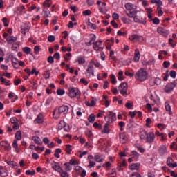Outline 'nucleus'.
Segmentation results:
<instances>
[{
  "instance_id": "obj_7",
  "label": "nucleus",
  "mask_w": 177,
  "mask_h": 177,
  "mask_svg": "<svg viewBox=\"0 0 177 177\" xmlns=\"http://www.w3.org/2000/svg\"><path fill=\"white\" fill-rule=\"evenodd\" d=\"M168 153V146L167 145H162L158 148V153L161 157H164Z\"/></svg>"
},
{
  "instance_id": "obj_28",
  "label": "nucleus",
  "mask_w": 177,
  "mask_h": 177,
  "mask_svg": "<svg viewBox=\"0 0 177 177\" xmlns=\"http://www.w3.org/2000/svg\"><path fill=\"white\" fill-rule=\"evenodd\" d=\"M109 125H110V123L107 122L104 124V127L102 131V133H110V129H109Z\"/></svg>"
},
{
  "instance_id": "obj_33",
  "label": "nucleus",
  "mask_w": 177,
  "mask_h": 177,
  "mask_svg": "<svg viewBox=\"0 0 177 177\" xmlns=\"http://www.w3.org/2000/svg\"><path fill=\"white\" fill-rule=\"evenodd\" d=\"M94 160L96 162H103L104 161V159L101 158L100 155H95Z\"/></svg>"
},
{
  "instance_id": "obj_19",
  "label": "nucleus",
  "mask_w": 177,
  "mask_h": 177,
  "mask_svg": "<svg viewBox=\"0 0 177 177\" xmlns=\"http://www.w3.org/2000/svg\"><path fill=\"white\" fill-rule=\"evenodd\" d=\"M22 50L26 55H31L34 59H36L35 55L31 53V48L30 47H24Z\"/></svg>"
},
{
  "instance_id": "obj_9",
  "label": "nucleus",
  "mask_w": 177,
  "mask_h": 177,
  "mask_svg": "<svg viewBox=\"0 0 177 177\" xmlns=\"http://www.w3.org/2000/svg\"><path fill=\"white\" fill-rule=\"evenodd\" d=\"M30 28H31V24L30 23H25L22 25H21V32L26 35L28 31H30Z\"/></svg>"
},
{
  "instance_id": "obj_40",
  "label": "nucleus",
  "mask_w": 177,
  "mask_h": 177,
  "mask_svg": "<svg viewBox=\"0 0 177 177\" xmlns=\"http://www.w3.org/2000/svg\"><path fill=\"white\" fill-rule=\"evenodd\" d=\"M15 139L17 140H21V131H18L15 133Z\"/></svg>"
},
{
  "instance_id": "obj_50",
  "label": "nucleus",
  "mask_w": 177,
  "mask_h": 177,
  "mask_svg": "<svg viewBox=\"0 0 177 177\" xmlns=\"http://www.w3.org/2000/svg\"><path fill=\"white\" fill-rule=\"evenodd\" d=\"M87 26L90 27V28H92L93 30H96V24H93L92 22H88Z\"/></svg>"
},
{
  "instance_id": "obj_25",
  "label": "nucleus",
  "mask_w": 177,
  "mask_h": 177,
  "mask_svg": "<svg viewBox=\"0 0 177 177\" xmlns=\"http://www.w3.org/2000/svg\"><path fill=\"white\" fill-rule=\"evenodd\" d=\"M95 41H96V35H93L88 42L86 43V46H91V45H95Z\"/></svg>"
},
{
  "instance_id": "obj_37",
  "label": "nucleus",
  "mask_w": 177,
  "mask_h": 177,
  "mask_svg": "<svg viewBox=\"0 0 177 177\" xmlns=\"http://www.w3.org/2000/svg\"><path fill=\"white\" fill-rule=\"evenodd\" d=\"M88 122H90L91 124H93V122H95V121L96 120V117L95 116V115L91 114L88 116Z\"/></svg>"
},
{
  "instance_id": "obj_64",
  "label": "nucleus",
  "mask_w": 177,
  "mask_h": 177,
  "mask_svg": "<svg viewBox=\"0 0 177 177\" xmlns=\"http://www.w3.org/2000/svg\"><path fill=\"white\" fill-rule=\"evenodd\" d=\"M48 42H55V36L54 35H49L48 37Z\"/></svg>"
},
{
  "instance_id": "obj_49",
  "label": "nucleus",
  "mask_w": 177,
  "mask_h": 177,
  "mask_svg": "<svg viewBox=\"0 0 177 177\" xmlns=\"http://www.w3.org/2000/svg\"><path fill=\"white\" fill-rule=\"evenodd\" d=\"M150 21H153V24H156V25L160 24V19L157 17H155L153 19H150Z\"/></svg>"
},
{
  "instance_id": "obj_17",
  "label": "nucleus",
  "mask_w": 177,
  "mask_h": 177,
  "mask_svg": "<svg viewBox=\"0 0 177 177\" xmlns=\"http://www.w3.org/2000/svg\"><path fill=\"white\" fill-rule=\"evenodd\" d=\"M125 13L130 19H134L136 15H138V11L133 10L132 11H126Z\"/></svg>"
},
{
  "instance_id": "obj_20",
  "label": "nucleus",
  "mask_w": 177,
  "mask_h": 177,
  "mask_svg": "<svg viewBox=\"0 0 177 177\" xmlns=\"http://www.w3.org/2000/svg\"><path fill=\"white\" fill-rule=\"evenodd\" d=\"M102 44H103V41H98L94 43L93 45V49H95V50H99L100 49H103V48H102Z\"/></svg>"
},
{
  "instance_id": "obj_46",
  "label": "nucleus",
  "mask_w": 177,
  "mask_h": 177,
  "mask_svg": "<svg viewBox=\"0 0 177 177\" xmlns=\"http://www.w3.org/2000/svg\"><path fill=\"white\" fill-rule=\"evenodd\" d=\"M11 124H18L19 120L16 117H12L10 119Z\"/></svg>"
},
{
  "instance_id": "obj_61",
  "label": "nucleus",
  "mask_w": 177,
  "mask_h": 177,
  "mask_svg": "<svg viewBox=\"0 0 177 177\" xmlns=\"http://www.w3.org/2000/svg\"><path fill=\"white\" fill-rule=\"evenodd\" d=\"M12 147L14 149H19V144H17V140H13Z\"/></svg>"
},
{
  "instance_id": "obj_13",
  "label": "nucleus",
  "mask_w": 177,
  "mask_h": 177,
  "mask_svg": "<svg viewBox=\"0 0 177 177\" xmlns=\"http://www.w3.org/2000/svg\"><path fill=\"white\" fill-rule=\"evenodd\" d=\"M44 122V114L39 113L37 118L34 120V124H43Z\"/></svg>"
},
{
  "instance_id": "obj_15",
  "label": "nucleus",
  "mask_w": 177,
  "mask_h": 177,
  "mask_svg": "<svg viewBox=\"0 0 177 177\" xmlns=\"http://www.w3.org/2000/svg\"><path fill=\"white\" fill-rule=\"evenodd\" d=\"M140 60V52L138 48H136L134 52L133 61L138 63Z\"/></svg>"
},
{
  "instance_id": "obj_1",
  "label": "nucleus",
  "mask_w": 177,
  "mask_h": 177,
  "mask_svg": "<svg viewBox=\"0 0 177 177\" xmlns=\"http://www.w3.org/2000/svg\"><path fill=\"white\" fill-rule=\"evenodd\" d=\"M68 106L62 105L57 109H55L53 111V117L55 120H59L60 118V115L67 114L68 113Z\"/></svg>"
},
{
  "instance_id": "obj_51",
  "label": "nucleus",
  "mask_w": 177,
  "mask_h": 177,
  "mask_svg": "<svg viewBox=\"0 0 177 177\" xmlns=\"http://www.w3.org/2000/svg\"><path fill=\"white\" fill-rule=\"evenodd\" d=\"M172 162H174V159H172V158L171 157H168L167 160V165H168V167H170Z\"/></svg>"
},
{
  "instance_id": "obj_12",
  "label": "nucleus",
  "mask_w": 177,
  "mask_h": 177,
  "mask_svg": "<svg viewBox=\"0 0 177 177\" xmlns=\"http://www.w3.org/2000/svg\"><path fill=\"white\" fill-rule=\"evenodd\" d=\"M51 165L53 169H55L57 172H62L63 170L57 162L53 161V163H51Z\"/></svg>"
},
{
  "instance_id": "obj_27",
  "label": "nucleus",
  "mask_w": 177,
  "mask_h": 177,
  "mask_svg": "<svg viewBox=\"0 0 177 177\" xmlns=\"http://www.w3.org/2000/svg\"><path fill=\"white\" fill-rule=\"evenodd\" d=\"M0 81L1 84H3L4 85H6V86H9L10 85V81L6 80L3 77H0Z\"/></svg>"
},
{
  "instance_id": "obj_38",
  "label": "nucleus",
  "mask_w": 177,
  "mask_h": 177,
  "mask_svg": "<svg viewBox=\"0 0 177 177\" xmlns=\"http://www.w3.org/2000/svg\"><path fill=\"white\" fill-rule=\"evenodd\" d=\"M52 5V0H45L43 3V6H47V8H50Z\"/></svg>"
},
{
  "instance_id": "obj_23",
  "label": "nucleus",
  "mask_w": 177,
  "mask_h": 177,
  "mask_svg": "<svg viewBox=\"0 0 177 177\" xmlns=\"http://www.w3.org/2000/svg\"><path fill=\"white\" fill-rule=\"evenodd\" d=\"M32 140L36 143V145H38L39 146H42V140L39 138L38 136H32Z\"/></svg>"
},
{
  "instance_id": "obj_29",
  "label": "nucleus",
  "mask_w": 177,
  "mask_h": 177,
  "mask_svg": "<svg viewBox=\"0 0 177 177\" xmlns=\"http://www.w3.org/2000/svg\"><path fill=\"white\" fill-rule=\"evenodd\" d=\"M147 136V132H146V131H142L140 132V138L141 140H146Z\"/></svg>"
},
{
  "instance_id": "obj_11",
  "label": "nucleus",
  "mask_w": 177,
  "mask_h": 177,
  "mask_svg": "<svg viewBox=\"0 0 177 177\" xmlns=\"http://www.w3.org/2000/svg\"><path fill=\"white\" fill-rule=\"evenodd\" d=\"M134 23H139L140 24H146V17H141L140 16H138L136 15L135 17L133 18Z\"/></svg>"
},
{
  "instance_id": "obj_3",
  "label": "nucleus",
  "mask_w": 177,
  "mask_h": 177,
  "mask_svg": "<svg viewBox=\"0 0 177 177\" xmlns=\"http://www.w3.org/2000/svg\"><path fill=\"white\" fill-rule=\"evenodd\" d=\"M105 121L108 124H113L114 121H116L117 120V114L113 113V112H109V114H108L106 116H105Z\"/></svg>"
},
{
  "instance_id": "obj_62",
  "label": "nucleus",
  "mask_w": 177,
  "mask_h": 177,
  "mask_svg": "<svg viewBox=\"0 0 177 177\" xmlns=\"http://www.w3.org/2000/svg\"><path fill=\"white\" fill-rule=\"evenodd\" d=\"M6 171L8 170H1L0 171V176L1 177H5V176H8V173L6 172Z\"/></svg>"
},
{
  "instance_id": "obj_16",
  "label": "nucleus",
  "mask_w": 177,
  "mask_h": 177,
  "mask_svg": "<svg viewBox=\"0 0 177 177\" xmlns=\"http://www.w3.org/2000/svg\"><path fill=\"white\" fill-rule=\"evenodd\" d=\"M129 168L131 171H139L140 169V163H132Z\"/></svg>"
},
{
  "instance_id": "obj_10",
  "label": "nucleus",
  "mask_w": 177,
  "mask_h": 177,
  "mask_svg": "<svg viewBox=\"0 0 177 177\" xmlns=\"http://www.w3.org/2000/svg\"><path fill=\"white\" fill-rule=\"evenodd\" d=\"M78 95H80V91H78V89L75 88H69L68 96L71 99H73L74 97H77V96H78Z\"/></svg>"
},
{
  "instance_id": "obj_53",
  "label": "nucleus",
  "mask_w": 177,
  "mask_h": 177,
  "mask_svg": "<svg viewBox=\"0 0 177 177\" xmlns=\"http://www.w3.org/2000/svg\"><path fill=\"white\" fill-rule=\"evenodd\" d=\"M154 84L156 85H161V79L160 77H156L154 80Z\"/></svg>"
},
{
  "instance_id": "obj_45",
  "label": "nucleus",
  "mask_w": 177,
  "mask_h": 177,
  "mask_svg": "<svg viewBox=\"0 0 177 177\" xmlns=\"http://www.w3.org/2000/svg\"><path fill=\"white\" fill-rule=\"evenodd\" d=\"M157 32L160 34V35H162V34H165V29H164L162 27H159L157 28Z\"/></svg>"
},
{
  "instance_id": "obj_59",
  "label": "nucleus",
  "mask_w": 177,
  "mask_h": 177,
  "mask_svg": "<svg viewBox=\"0 0 177 177\" xmlns=\"http://www.w3.org/2000/svg\"><path fill=\"white\" fill-rule=\"evenodd\" d=\"M39 46H35L34 47V53H35V55H39Z\"/></svg>"
},
{
  "instance_id": "obj_57",
  "label": "nucleus",
  "mask_w": 177,
  "mask_h": 177,
  "mask_svg": "<svg viewBox=\"0 0 177 177\" xmlns=\"http://www.w3.org/2000/svg\"><path fill=\"white\" fill-rule=\"evenodd\" d=\"M169 75L171 78H176V71H171L169 73Z\"/></svg>"
},
{
  "instance_id": "obj_55",
  "label": "nucleus",
  "mask_w": 177,
  "mask_h": 177,
  "mask_svg": "<svg viewBox=\"0 0 177 177\" xmlns=\"http://www.w3.org/2000/svg\"><path fill=\"white\" fill-rule=\"evenodd\" d=\"M117 34L119 37H127V34H128V32H122L120 30H119V31H118Z\"/></svg>"
},
{
  "instance_id": "obj_35",
  "label": "nucleus",
  "mask_w": 177,
  "mask_h": 177,
  "mask_svg": "<svg viewBox=\"0 0 177 177\" xmlns=\"http://www.w3.org/2000/svg\"><path fill=\"white\" fill-rule=\"evenodd\" d=\"M43 12H44V17H45V19H46V17H48L49 15H50V11L46 8H43Z\"/></svg>"
},
{
  "instance_id": "obj_4",
  "label": "nucleus",
  "mask_w": 177,
  "mask_h": 177,
  "mask_svg": "<svg viewBox=\"0 0 177 177\" xmlns=\"http://www.w3.org/2000/svg\"><path fill=\"white\" fill-rule=\"evenodd\" d=\"M129 39L132 42H143L145 41L143 36H140L138 34L132 35Z\"/></svg>"
},
{
  "instance_id": "obj_21",
  "label": "nucleus",
  "mask_w": 177,
  "mask_h": 177,
  "mask_svg": "<svg viewBox=\"0 0 177 177\" xmlns=\"http://www.w3.org/2000/svg\"><path fill=\"white\" fill-rule=\"evenodd\" d=\"M91 71H93V65L89 64L88 66V68L86 69V76L87 77V78H91Z\"/></svg>"
},
{
  "instance_id": "obj_54",
  "label": "nucleus",
  "mask_w": 177,
  "mask_h": 177,
  "mask_svg": "<svg viewBox=\"0 0 177 177\" xmlns=\"http://www.w3.org/2000/svg\"><path fill=\"white\" fill-rule=\"evenodd\" d=\"M91 10H86L83 11V16H91Z\"/></svg>"
},
{
  "instance_id": "obj_6",
  "label": "nucleus",
  "mask_w": 177,
  "mask_h": 177,
  "mask_svg": "<svg viewBox=\"0 0 177 177\" xmlns=\"http://www.w3.org/2000/svg\"><path fill=\"white\" fill-rule=\"evenodd\" d=\"M119 91L121 95H126V96H128V94L127 93V92H128V84L127 82H123L120 84Z\"/></svg>"
},
{
  "instance_id": "obj_43",
  "label": "nucleus",
  "mask_w": 177,
  "mask_h": 177,
  "mask_svg": "<svg viewBox=\"0 0 177 177\" xmlns=\"http://www.w3.org/2000/svg\"><path fill=\"white\" fill-rule=\"evenodd\" d=\"M66 93V91L63 89H61V88H58L57 90V94L59 95V96H63V95H64Z\"/></svg>"
},
{
  "instance_id": "obj_58",
  "label": "nucleus",
  "mask_w": 177,
  "mask_h": 177,
  "mask_svg": "<svg viewBox=\"0 0 177 177\" xmlns=\"http://www.w3.org/2000/svg\"><path fill=\"white\" fill-rule=\"evenodd\" d=\"M165 77H163V81H168V77H169V71H167L165 73H164Z\"/></svg>"
},
{
  "instance_id": "obj_47",
  "label": "nucleus",
  "mask_w": 177,
  "mask_h": 177,
  "mask_svg": "<svg viewBox=\"0 0 177 177\" xmlns=\"http://www.w3.org/2000/svg\"><path fill=\"white\" fill-rule=\"evenodd\" d=\"M126 165H127V163L125 162V161L118 163V169H119V171H122V169L121 167H125Z\"/></svg>"
},
{
  "instance_id": "obj_32",
  "label": "nucleus",
  "mask_w": 177,
  "mask_h": 177,
  "mask_svg": "<svg viewBox=\"0 0 177 177\" xmlns=\"http://www.w3.org/2000/svg\"><path fill=\"white\" fill-rule=\"evenodd\" d=\"M131 156L133 160H138V158H139V153L136 151H133L131 153Z\"/></svg>"
},
{
  "instance_id": "obj_63",
  "label": "nucleus",
  "mask_w": 177,
  "mask_h": 177,
  "mask_svg": "<svg viewBox=\"0 0 177 177\" xmlns=\"http://www.w3.org/2000/svg\"><path fill=\"white\" fill-rule=\"evenodd\" d=\"M130 177H142V175L138 172H133Z\"/></svg>"
},
{
  "instance_id": "obj_5",
  "label": "nucleus",
  "mask_w": 177,
  "mask_h": 177,
  "mask_svg": "<svg viewBox=\"0 0 177 177\" xmlns=\"http://www.w3.org/2000/svg\"><path fill=\"white\" fill-rule=\"evenodd\" d=\"M177 84L176 82L174 81L172 83H168L164 88L165 92H166V93H169L171 92H172V91H174V89L175 88V86H176Z\"/></svg>"
},
{
  "instance_id": "obj_34",
  "label": "nucleus",
  "mask_w": 177,
  "mask_h": 177,
  "mask_svg": "<svg viewBox=\"0 0 177 177\" xmlns=\"http://www.w3.org/2000/svg\"><path fill=\"white\" fill-rule=\"evenodd\" d=\"M64 127H66V122H64V120L59 121V122L58 124V129L59 131H62V129H63Z\"/></svg>"
},
{
  "instance_id": "obj_22",
  "label": "nucleus",
  "mask_w": 177,
  "mask_h": 177,
  "mask_svg": "<svg viewBox=\"0 0 177 177\" xmlns=\"http://www.w3.org/2000/svg\"><path fill=\"white\" fill-rule=\"evenodd\" d=\"M120 140L122 143H127L128 141V137L126 133H120Z\"/></svg>"
},
{
  "instance_id": "obj_24",
  "label": "nucleus",
  "mask_w": 177,
  "mask_h": 177,
  "mask_svg": "<svg viewBox=\"0 0 177 177\" xmlns=\"http://www.w3.org/2000/svg\"><path fill=\"white\" fill-rule=\"evenodd\" d=\"M165 107L166 111L169 113V115H172L173 113H172V110L171 109V105H169V102H166L165 103Z\"/></svg>"
},
{
  "instance_id": "obj_36",
  "label": "nucleus",
  "mask_w": 177,
  "mask_h": 177,
  "mask_svg": "<svg viewBox=\"0 0 177 177\" xmlns=\"http://www.w3.org/2000/svg\"><path fill=\"white\" fill-rule=\"evenodd\" d=\"M85 58L82 56H79L77 57V62L79 64H85Z\"/></svg>"
},
{
  "instance_id": "obj_52",
  "label": "nucleus",
  "mask_w": 177,
  "mask_h": 177,
  "mask_svg": "<svg viewBox=\"0 0 177 177\" xmlns=\"http://www.w3.org/2000/svg\"><path fill=\"white\" fill-rule=\"evenodd\" d=\"M86 136H88V138H91V136H93V133H92V131L87 130L85 131Z\"/></svg>"
},
{
  "instance_id": "obj_60",
  "label": "nucleus",
  "mask_w": 177,
  "mask_h": 177,
  "mask_svg": "<svg viewBox=\"0 0 177 177\" xmlns=\"http://www.w3.org/2000/svg\"><path fill=\"white\" fill-rule=\"evenodd\" d=\"M26 175L34 176V175H35V170H32V171L26 170Z\"/></svg>"
},
{
  "instance_id": "obj_44",
  "label": "nucleus",
  "mask_w": 177,
  "mask_h": 177,
  "mask_svg": "<svg viewBox=\"0 0 177 177\" xmlns=\"http://www.w3.org/2000/svg\"><path fill=\"white\" fill-rule=\"evenodd\" d=\"M60 174V176L61 177H69L70 174H68V173L67 171H65L64 170L61 171V172H59Z\"/></svg>"
},
{
  "instance_id": "obj_14",
  "label": "nucleus",
  "mask_w": 177,
  "mask_h": 177,
  "mask_svg": "<svg viewBox=\"0 0 177 177\" xmlns=\"http://www.w3.org/2000/svg\"><path fill=\"white\" fill-rule=\"evenodd\" d=\"M124 8L127 10L126 12H131V11L135 10V9H136V6H135V5H133V4L131 3H127L124 5Z\"/></svg>"
},
{
  "instance_id": "obj_42",
  "label": "nucleus",
  "mask_w": 177,
  "mask_h": 177,
  "mask_svg": "<svg viewBox=\"0 0 177 177\" xmlns=\"http://www.w3.org/2000/svg\"><path fill=\"white\" fill-rule=\"evenodd\" d=\"M2 21L3 23L4 27H9V21H8V18L3 17Z\"/></svg>"
},
{
  "instance_id": "obj_2",
  "label": "nucleus",
  "mask_w": 177,
  "mask_h": 177,
  "mask_svg": "<svg viewBox=\"0 0 177 177\" xmlns=\"http://www.w3.org/2000/svg\"><path fill=\"white\" fill-rule=\"evenodd\" d=\"M149 77V73L145 68H140L139 69L135 74V78L138 81H140L141 82H143L144 81H146Z\"/></svg>"
},
{
  "instance_id": "obj_18",
  "label": "nucleus",
  "mask_w": 177,
  "mask_h": 177,
  "mask_svg": "<svg viewBox=\"0 0 177 177\" xmlns=\"http://www.w3.org/2000/svg\"><path fill=\"white\" fill-rule=\"evenodd\" d=\"M6 42H8V44L12 45V44H15V42L17 41V37L14 36H10L6 38Z\"/></svg>"
},
{
  "instance_id": "obj_41",
  "label": "nucleus",
  "mask_w": 177,
  "mask_h": 177,
  "mask_svg": "<svg viewBox=\"0 0 177 177\" xmlns=\"http://www.w3.org/2000/svg\"><path fill=\"white\" fill-rule=\"evenodd\" d=\"M122 21H123L124 23V24H129V23H131V19H129V18H127L125 17H122L121 18Z\"/></svg>"
},
{
  "instance_id": "obj_39",
  "label": "nucleus",
  "mask_w": 177,
  "mask_h": 177,
  "mask_svg": "<svg viewBox=\"0 0 177 177\" xmlns=\"http://www.w3.org/2000/svg\"><path fill=\"white\" fill-rule=\"evenodd\" d=\"M8 165L12 167V168H15V167H19V165L15 161H10L7 162Z\"/></svg>"
},
{
  "instance_id": "obj_48",
  "label": "nucleus",
  "mask_w": 177,
  "mask_h": 177,
  "mask_svg": "<svg viewBox=\"0 0 177 177\" xmlns=\"http://www.w3.org/2000/svg\"><path fill=\"white\" fill-rule=\"evenodd\" d=\"M111 83L113 84V85H115L117 84V80L115 79V75L113 74L111 75Z\"/></svg>"
},
{
  "instance_id": "obj_56",
  "label": "nucleus",
  "mask_w": 177,
  "mask_h": 177,
  "mask_svg": "<svg viewBox=\"0 0 177 177\" xmlns=\"http://www.w3.org/2000/svg\"><path fill=\"white\" fill-rule=\"evenodd\" d=\"M47 61H48V63H50V64L55 63V59L53 56H49L47 59Z\"/></svg>"
},
{
  "instance_id": "obj_8",
  "label": "nucleus",
  "mask_w": 177,
  "mask_h": 177,
  "mask_svg": "<svg viewBox=\"0 0 177 177\" xmlns=\"http://www.w3.org/2000/svg\"><path fill=\"white\" fill-rule=\"evenodd\" d=\"M156 139V135L154 134V132L149 131L147 133V138H146V143H153L154 142V140Z\"/></svg>"
},
{
  "instance_id": "obj_30",
  "label": "nucleus",
  "mask_w": 177,
  "mask_h": 177,
  "mask_svg": "<svg viewBox=\"0 0 177 177\" xmlns=\"http://www.w3.org/2000/svg\"><path fill=\"white\" fill-rule=\"evenodd\" d=\"M16 10L15 11V13H17L18 12L19 13H23V10L26 9V7L24 6L21 5V6L17 7Z\"/></svg>"
},
{
  "instance_id": "obj_26",
  "label": "nucleus",
  "mask_w": 177,
  "mask_h": 177,
  "mask_svg": "<svg viewBox=\"0 0 177 177\" xmlns=\"http://www.w3.org/2000/svg\"><path fill=\"white\" fill-rule=\"evenodd\" d=\"M6 144L7 145L4 146V149L5 150H8L9 151V150H10L12 149V147L10 146V144H9V142H8V141H1L0 142L1 146H3V144Z\"/></svg>"
},
{
  "instance_id": "obj_31",
  "label": "nucleus",
  "mask_w": 177,
  "mask_h": 177,
  "mask_svg": "<svg viewBox=\"0 0 177 177\" xmlns=\"http://www.w3.org/2000/svg\"><path fill=\"white\" fill-rule=\"evenodd\" d=\"M65 147L67 154H71V151H73V149H71V147H73V146L70 144H67Z\"/></svg>"
}]
</instances>
